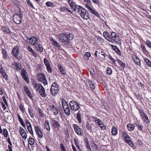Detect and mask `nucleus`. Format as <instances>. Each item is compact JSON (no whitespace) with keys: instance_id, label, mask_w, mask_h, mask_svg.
Masks as SVG:
<instances>
[{"instance_id":"3c124183","label":"nucleus","mask_w":151,"mask_h":151,"mask_svg":"<svg viewBox=\"0 0 151 151\" xmlns=\"http://www.w3.org/2000/svg\"><path fill=\"white\" fill-rule=\"evenodd\" d=\"M91 13L98 17H100V16L98 13L94 9Z\"/></svg>"},{"instance_id":"f03ea898","label":"nucleus","mask_w":151,"mask_h":151,"mask_svg":"<svg viewBox=\"0 0 151 151\" xmlns=\"http://www.w3.org/2000/svg\"><path fill=\"white\" fill-rule=\"evenodd\" d=\"M74 10L78 13L83 19L87 20L89 19L90 16L87 10L82 7L77 5L74 6Z\"/></svg>"},{"instance_id":"9b49d317","label":"nucleus","mask_w":151,"mask_h":151,"mask_svg":"<svg viewBox=\"0 0 151 151\" xmlns=\"http://www.w3.org/2000/svg\"><path fill=\"white\" fill-rule=\"evenodd\" d=\"M27 73L24 69L22 71L21 75L22 78L24 79L28 83L29 81L28 77L27 76Z\"/></svg>"},{"instance_id":"473e14b6","label":"nucleus","mask_w":151,"mask_h":151,"mask_svg":"<svg viewBox=\"0 0 151 151\" xmlns=\"http://www.w3.org/2000/svg\"><path fill=\"white\" fill-rule=\"evenodd\" d=\"M27 50L31 52L33 55L35 57H37V54L35 52L33 49L30 47V46H28V47Z\"/></svg>"},{"instance_id":"0e129e2a","label":"nucleus","mask_w":151,"mask_h":151,"mask_svg":"<svg viewBox=\"0 0 151 151\" xmlns=\"http://www.w3.org/2000/svg\"><path fill=\"white\" fill-rule=\"evenodd\" d=\"M35 132H38L41 131L40 129L39 128L38 126H36L35 127Z\"/></svg>"},{"instance_id":"4d7b16f0","label":"nucleus","mask_w":151,"mask_h":151,"mask_svg":"<svg viewBox=\"0 0 151 151\" xmlns=\"http://www.w3.org/2000/svg\"><path fill=\"white\" fill-rule=\"evenodd\" d=\"M27 3L31 7L34 9H35L32 4V2L30 0H28L27 1Z\"/></svg>"},{"instance_id":"338daca9","label":"nucleus","mask_w":151,"mask_h":151,"mask_svg":"<svg viewBox=\"0 0 151 151\" xmlns=\"http://www.w3.org/2000/svg\"><path fill=\"white\" fill-rule=\"evenodd\" d=\"M114 50L118 54H119L120 53V51L119 49L116 46H114Z\"/></svg>"},{"instance_id":"bb28decb","label":"nucleus","mask_w":151,"mask_h":151,"mask_svg":"<svg viewBox=\"0 0 151 151\" xmlns=\"http://www.w3.org/2000/svg\"><path fill=\"white\" fill-rule=\"evenodd\" d=\"M91 55L90 52H86L83 56V58L84 60H87L89 59V58L90 57Z\"/></svg>"},{"instance_id":"37998d69","label":"nucleus","mask_w":151,"mask_h":151,"mask_svg":"<svg viewBox=\"0 0 151 151\" xmlns=\"http://www.w3.org/2000/svg\"><path fill=\"white\" fill-rule=\"evenodd\" d=\"M86 128L88 130H90L91 132L92 131L91 124H90V123L88 122H87L86 123Z\"/></svg>"},{"instance_id":"f704fd0d","label":"nucleus","mask_w":151,"mask_h":151,"mask_svg":"<svg viewBox=\"0 0 151 151\" xmlns=\"http://www.w3.org/2000/svg\"><path fill=\"white\" fill-rule=\"evenodd\" d=\"M28 112L30 115V116L32 118H34V115L35 114L33 113V111L32 109H30L29 108H28Z\"/></svg>"},{"instance_id":"6ab92c4d","label":"nucleus","mask_w":151,"mask_h":151,"mask_svg":"<svg viewBox=\"0 0 151 151\" xmlns=\"http://www.w3.org/2000/svg\"><path fill=\"white\" fill-rule=\"evenodd\" d=\"M35 49L38 51L42 52L43 51V48L42 45L37 43L35 45Z\"/></svg>"},{"instance_id":"20e7f679","label":"nucleus","mask_w":151,"mask_h":151,"mask_svg":"<svg viewBox=\"0 0 151 151\" xmlns=\"http://www.w3.org/2000/svg\"><path fill=\"white\" fill-rule=\"evenodd\" d=\"M69 105L72 110L75 112L78 110L80 108L79 103L76 101L72 100L69 102Z\"/></svg>"},{"instance_id":"2f4dec72","label":"nucleus","mask_w":151,"mask_h":151,"mask_svg":"<svg viewBox=\"0 0 151 151\" xmlns=\"http://www.w3.org/2000/svg\"><path fill=\"white\" fill-rule=\"evenodd\" d=\"M1 29L6 33L10 34L11 32V31L5 27H2Z\"/></svg>"},{"instance_id":"423d86ee","label":"nucleus","mask_w":151,"mask_h":151,"mask_svg":"<svg viewBox=\"0 0 151 151\" xmlns=\"http://www.w3.org/2000/svg\"><path fill=\"white\" fill-rule=\"evenodd\" d=\"M38 39L37 37L33 36L27 38L26 42L28 44L35 45L37 42Z\"/></svg>"},{"instance_id":"c03bdc74","label":"nucleus","mask_w":151,"mask_h":151,"mask_svg":"<svg viewBox=\"0 0 151 151\" xmlns=\"http://www.w3.org/2000/svg\"><path fill=\"white\" fill-rule=\"evenodd\" d=\"M19 107L22 113H24L25 111V109L24 105L22 104H20L19 106Z\"/></svg>"},{"instance_id":"e433bc0d","label":"nucleus","mask_w":151,"mask_h":151,"mask_svg":"<svg viewBox=\"0 0 151 151\" xmlns=\"http://www.w3.org/2000/svg\"><path fill=\"white\" fill-rule=\"evenodd\" d=\"M2 53L3 55V57L4 59L6 58H7V55L6 50L4 49H2Z\"/></svg>"},{"instance_id":"8fccbe9b","label":"nucleus","mask_w":151,"mask_h":151,"mask_svg":"<svg viewBox=\"0 0 151 151\" xmlns=\"http://www.w3.org/2000/svg\"><path fill=\"white\" fill-rule=\"evenodd\" d=\"M98 125L99 126V127L102 129H106V127L105 126L103 122L102 123H100V124H99Z\"/></svg>"},{"instance_id":"49530a36","label":"nucleus","mask_w":151,"mask_h":151,"mask_svg":"<svg viewBox=\"0 0 151 151\" xmlns=\"http://www.w3.org/2000/svg\"><path fill=\"white\" fill-rule=\"evenodd\" d=\"M45 4L47 6L52 7L54 6L53 3L50 1H48Z\"/></svg>"},{"instance_id":"1a4fd4ad","label":"nucleus","mask_w":151,"mask_h":151,"mask_svg":"<svg viewBox=\"0 0 151 151\" xmlns=\"http://www.w3.org/2000/svg\"><path fill=\"white\" fill-rule=\"evenodd\" d=\"M32 85L33 87L35 89L36 91H38L43 88L42 85L39 83H36L35 81H34L32 83Z\"/></svg>"},{"instance_id":"72a5a7b5","label":"nucleus","mask_w":151,"mask_h":151,"mask_svg":"<svg viewBox=\"0 0 151 151\" xmlns=\"http://www.w3.org/2000/svg\"><path fill=\"white\" fill-rule=\"evenodd\" d=\"M0 73L4 79L6 80V81L8 80V76L5 72L4 71Z\"/></svg>"},{"instance_id":"de8ad7c7","label":"nucleus","mask_w":151,"mask_h":151,"mask_svg":"<svg viewBox=\"0 0 151 151\" xmlns=\"http://www.w3.org/2000/svg\"><path fill=\"white\" fill-rule=\"evenodd\" d=\"M44 63L46 65V67L47 66H49L50 65V64L49 63V61L48 60L46 59V58H45L44 59Z\"/></svg>"},{"instance_id":"412c9836","label":"nucleus","mask_w":151,"mask_h":151,"mask_svg":"<svg viewBox=\"0 0 151 151\" xmlns=\"http://www.w3.org/2000/svg\"><path fill=\"white\" fill-rule=\"evenodd\" d=\"M38 77L39 78H38V81L39 82H42V80H44V79H45V77L44 75V74L42 73H40L37 75Z\"/></svg>"},{"instance_id":"4c0bfd02","label":"nucleus","mask_w":151,"mask_h":151,"mask_svg":"<svg viewBox=\"0 0 151 151\" xmlns=\"http://www.w3.org/2000/svg\"><path fill=\"white\" fill-rule=\"evenodd\" d=\"M85 7L89 10L91 13L94 9L91 4L90 5L86 6Z\"/></svg>"},{"instance_id":"dca6fc26","label":"nucleus","mask_w":151,"mask_h":151,"mask_svg":"<svg viewBox=\"0 0 151 151\" xmlns=\"http://www.w3.org/2000/svg\"><path fill=\"white\" fill-rule=\"evenodd\" d=\"M50 40L52 42V44L54 46L58 47L60 46L58 42L52 37L50 38Z\"/></svg>"},{"instance_id":"5701e85b","label":"nucleus","mask_w":151,"mask_h":151,"mask_svg":"<svg viewBox=\"0 0 151 151\" xmlns=\"http://www.w3.org/2000/svg\"><path fill=\"white\" fill-rule=\"evenodd\" d=\"M91 118L95 121V122L98 125H99V124L102 123L101 120H100L99 119L97 118L94 116H92L91 117Z\"/></svg>"},{"instance_id":"c9c22d12","label":"nucleus","mask_w":151,"mask_h":151,"mask_svg":"<svg viewBox=\"0 0 151 151\" xmlns=\"http://www.w3.org/2000/svg\"><path fill=\"white\" fill-rule=\"evenodd\" d=\"M88 83L91 88L93 89H95V85L93 82L89 80L88 81Z\"/></svg>"},{"instance_id":"69168bd1","label":"nucleus","mask_w":151,"mask_h":151,"mask_svg":"<svg viewBox=\"0 0 151 151\" xmlns=\"http://www.w3.org/2000/svg\"><path fill=\"white\" fill-rule=\"evenodd\" d=\"M2 99H3V101H4V103H5L6 105V106H8V104L7 102V101L6 100V99L5 98V97L4 96H3L2 97Z\"/></svg>"},{"instance_id":"bf43d9fd","label":"nucleus","mask_w":151,"mask_h":151,"mask_svg":"<svg viewBox=\"0 0 151 151\" xmlns=\"http://www.w3.org/2000/svg\"><path fill=\"white\" fill-rule=\"evenodd\" d=\"M19 132L20 134L26 133L22 127H20L19 128Z\"/></svg>"},{"instance_id":"603ef678","label":"nucleus","mask_w":151,"mask_h":151,"mask_svg":"<svg viewBox=\"0 0 151 151\" xmlns=\"http://www.w3.org/2000/svg\"><path fill=\"white\" fill-rule=\"evenodd\" d=\"M112 70L110 68L107 67V68L106 72L108 75H111L112 74Z\"/></svg>"},{"instance_id":"f8f14e48","label":"nucleus","mask_w":151,"mask_h":151,"mask_svg":"<svg viewBox=\"0 0 151 151\" xmlns=\"http://www.w3.org/2000/svg\"><path fill=\"white\" fill-rule=\"evenodd\" d=\"M49 109L52 111L54 115L57 114L58 113V111L54 105L50 104L49 105Z\"/></svg>"},{"instance_id":"4468645a","label":"nucleus","mask_w":151,"mask_h":151,"mask_svg":"<svg viewBox=\"0 0 151 151\" xmlns=\"http://www.w3.org/2000/svg\"><path fill=\"white\" fill-rule=\"evenodd\" d=\"M63 109L64 112L68 116H69L70 115V109L68 105L66 106H65V107L64 106Z\"/></svg>"},{"instance_id":"a19ab883","label":"nucleus","mask_w":151,"mask_h":151,"mask_svg":"<svg viewBox=\"0 0 151 151\" xmlns=\"http://www.w3.org/2000/svg\"><path fill=\"white\" fill-rule=\"evenodd\" d=\"M61 103L63 108L64 106L65 107V106L68 105L67 104L66 101L64 99H61Z\"/></svg>"},{"instance_id":"a211bd4d","label":"nucleus","mask_w":151,"mask_h":151,"mask_svg":"<svg viewBox=\"0 0 151 151\" xmlns=\"http://www.w3.org/2000/svg\"><path fill=\"white\" fill-rule=\"evenodd\" d=\"M82 113V111L79 110L77 114L76 118L78 123H80L81 122V115Z\"/></svg>"},{"instance_id":"6e6552de","label":"nucleus","mask_w":151,"mask_h":151,"mask_svg":"<svg viewBox=\"0 0 151 151\" xmlns=\"http://www.w3.org/2000/svg\"><path fill=\"white\" fill-rule=\"evenodd\" d=\"M50 121L51 124L53 128H55L60 127V123L53 119H51Z\"/></svg>"},{"instance_id":"6e6d98bb","label":"nucleus","mask_w":151,"mask_h":151,"mask_svg":"<svg viewBox=\"0 0 151 151\" xmlns=\"http://www.w3.org/2000/svg\"><path fill=\"white\" fill-rule=\"evenodd\" d=\"M68 2L72 8H73L74 4H73V0H68Z\"/></svg>"},{"instance_id":"a878e982","label":"nucleus","mask_w":151,"mask_h":151,"mask_svg":"<svg viewBox=\"0 0 151 151\" xmlns=\"http://www.w3.org/2000/svg\"><path fill=\"white\" fill-rule=\"evenodd\" d=\"M18 118L19 121L20 123L21 124V125L22 126V127H26V125L23 120V119H22L21 117H20V116L19 114H18Z\"/></svg>"},{"instance_id":"393cba45","label":"nucleus","mask_w":151,"mask_h":151,"mask_svg":"<svg viewBox=\"0 0 151 151\" xmlns=\"http://www.w3.org/2000/svg\"><path fill=\"white\" fill-rule=\"evenodd\" d=\"M116 34L114 32H111L110 33V38L111 39H112V40L109 41L112 43H114V38H115V36H116Z\"/></svg>"},{"instance_id":"7c9ffc66","label":"nucleus","mask_w":151,"mask_h":151,"mask_svg":"<svg viewBox=\"0 0 151 151\" xmlns=\"http://www.w3.org/2000/svg\"><path fill=\"white\" fill-rule=\"evenodd\" d=\"M117 61L120 65V67L123 69H124L125 66V64L119 59H117Z\"/></svg>"},{"instance_id":"b1692460","label":"nucleus","mask_w":151,"mask_h":151,"mask_svg":"<svg viewBox=\"0 0 151 151\" xmlns=\"http://www.w3.org/2000/svg\"><path fill=\"white\" fill-rule=\"evenodd\" d=\"M114 42H116L118 45H120L121 44L122 42L121 39L119 37H118L116 36H115V38H114Z\"/></svg>"},{"instance_id":"f257e3e1","label":"nucleus","mask_w":151,"mask_h":151,"mask_svg":"<svg viewBox=\"0 0 151 151\" xmlns=\"http://www.w3.org/2000/svg\"><path fill=\"white\" fill-rule=\"evenodd\" d=\"M74 35L70 32H65L61 34L59 36V41L63 43L65 46H68L70 40L74 38Z\"/></svg>"},{"instance_id":"13d9d810","label":"nucleus","mask_w":151,"mask_h":151,"mask_svg":"<svg viewBox=\"0 0 151 151\" xmlns=\"http://www.w3.org/2000/svg\"><path fill=\"white\" fill-rule=\"evenodd\" d=\"M36 134L39 138H41L42 137L43 134L41 131L36 132Z\"/></svg>"},{"instance_id":"c756f323","label":"nucleus","mask_w":151,"mask_h":151,"mask_svg":"<svg viewBox=\"0 0 151 151\" xmlns=\"http://www.w3.org/2000/svg\"><path fill=\"white\" fill-rule=\"evenodd\" d=\"M127 127L128 130L130 131H133L134 128V126L131 124H128Z\"/></svg>"},{"instance_id":"09e8293b","label":"nucleus","mask_w":151,"mask_h":151,"mask_svg":"<svg viewBox=\"0 0 151 151\" xmlns=\"http://www.w3.org/2000/svg\"><path fill=\"white\" fill-rule=\"evenodd\" d=\"M136 126L137 127L138 129L139 130L141 131L142 129L143 126L141 124L139 123L137 124Z\"/></svg>"},{"instance_id":"79ce46f5","label":"nucleus","mask_w":151,"mask_h":151,"mask_svg":"<svg viewBox=\"0 0 151 151\" xmlns=\"http://www.w3.org/2000/svg\"><path fill=\"white\" fill-rule=\"evenodd\" d=\"M37 110L39 112L41 117H44V113H43V111H42V110L40 108H38Z\"/></svg>"},{"instance_id":"9d476101","label":"nucleus","mask_w":151,"mask_h":151,"mask_svg":"<svg viewBox=\"0 0 151 151\" xmlns=\"http://www.w3.org/2000/svg\"><path fill=\"white\" fill-rule=\"evenodd\" d=\"M19 47L17 45L14 47L12 50V53L14 57L17 56L19 53Z\"/></svg>"},{"instance_id":"864d4df0","label":"nucleus","mask_w":151,"mask_h":151,"mask_svg":"<svg viewBox=\"0 0 151 151\" xmlns=\"http://www.w3.org/2000/svg\"><path fill=\"white\" fill-rule=\"evenodd\" d=\"M129 144H128L130 146L132 147L133 149H135L136 148V147L135 146L133 142L131 141L129 142Z\"/></svg>"},{"instance_id":"ea45409f","label":"nucleus","mask_w":151,"mask_h":151,"mask_svg":"<svg viewBox=\"0 0 151 151\" xmlns=\"http://www.w3.org/2000/svg\"><path fill=\"white\" fill-rule=\"evenodd\" d=\"M34 139L32 137H30L28 139L29 143L30 145H33L34 144Z\"/></svg>"},{"instance_id":"aec40b11","label":"nucleus","mask_w":151,"mask_h":151,"mask_svg":"<svg viewBox=\"0 0 151 151\" xmlns=\"http://www.w3.org/2000/svg\"><path fill=\"white\" fill-rule=\"evenodd\" d=\"M58 68L60 72L63 75H66V71L64 69L63 67L60 65H58Z\"/></svg>"},{"instance_id":"39448f33","label":"nucleus","mask_w":151,"mask_h":151,"mask_svg":"<svg viewBox=\"0 0 151 151\" xmlns=\"http://www.w3.org/2000/svg\"><path fill=\"white\" fill-rule=\"evenodd\" d=\"M22 14L20 13L19 14H15L13 17V21L16 24H19L21 22L22 19Z\"/></svg>"},{"instance_id":"e2e57ef3","label":"nucleus","mask_w":151,"mask_h":151,"mask_svg":"<svg viewBox=\"0 0 151 151\" xmlns=\"http://www.w3.org/2000/svg\"><path fill=\"white\" fill-rule=\"evenodd\" d=\"M86 3L85 6L88 5H90L91 4V1L90 0H87L84 1Z\"/></svg>"},{"instance_id":"f3484780","label":"nucleus","mask_w":151,"mask_h":151,"mask_svg":"<svg viewBox=\"0 0 151 151\" xmlns=\"http://www.w3.org/2000/svg\"><path fill=\"white\" fill-rule=\"evenodd\" d=\"M42 97H45L47 96L46 93L45 92V90L44 87L42 88L40 90L38 91Z\"/></svg>"},{"instance_id":"7ed1b4c3","label":"nucleus","mask_w":151,"mask_h":151,"mask_svg":"<svg viewBox=\"0 0 151 151\" xmlns=\"http://www.w3.org/2000/svg\"><path fill=\"white\" fill-rule=\"evenodd\" d=\"M59 87L58 84L55 82L53 83L51 86L50 92L52 96H55L58 93Z\"/></svg>"},{"instance_id":"774afa93","label":"nucleus","mask_w":151,"mask_h":151,"mask_svg":"<svg viewBox=\"0 0 151 151\" xmlns=\"http://www.w3.org/2000/svg\"><path fill=\"white\" fill-rule=\"evenodd\" d=\"M97 40L99 41L101 43H103L104 42V40L101 37H97Z\"/></svg>"},{"instance_id":"680f3d73","label":"nucleus","mask_w":151,"mask_h":151,"mask_svg":"<svg viewBox=\"0 0 151 151\" xmlns=\"http://www.w3.org/2000/svg\"><path fill=\"white\" fill-rule=\"evenodd\" d=\"M47 71L48 73H51L52 72V69L50 67V65L46 66Z\"/></svg>"},{"instance_id":"5fc2aeb1","label":"nucleus","mask_w":151,"mask_h":151,"mask_svg":"<svg viewBox=\"0 0 151 151\" xmlns=\"http://www.w3.org/2000/svg\"><path fill=\"white\" fill-rule=\"evenodd\" d=\"M26 93V94L27 95L29 96V97L30 99H32V98L33 97V96L30 90H29Z\"/></svg>"},{"instance_id":"c85d7f7f","label":"nucleus","mask_w":151,"mask_h":151,"mask_svg":"<svg viewBox=\"0 0 151 151\" xmlns=\"http://www.w3.org/2000/svg\"><path fill=\"white\" fill-rule=\"evenodd\" d=\"M117 129L115 127H113L112 128L111 133L113 135H115L117 133Z\"/></svg>"},{"instance_id":"052dcab7","label":"nucleus","mask_w":151,"mask_h":151,"mask_svg":"<svg viewBox=\"0 0 151 151\" xmlns=\"http://www.w3.org/2000/svg\"><path fill=\"white\" fill-rule=\"evenodd\" d=\"M27 129L29 132L32 135H33V132L32 130V127H28L27 128Z\"/></svg>"},{"instance_id":"ddd939ff","label":"nucleus","mask_w":151,"mask_h":151,"mask_svg":"<svg viewBox=\"0 0 151 151\" xmlns=\"http://www.w3.org/2000/svg\"><path fill=\"white\" fill-rule=\"evenodd\" d=\"M142 119L143 121L145 122L146 124H149L150 121V120L148 119V117L147 115L145 113L144 114L141 116Z\"/></svg>"},{"instance_id":"cd10ccee","label":"nucleus","mask_w":151,"mask_h":151,"mask_svg":"<svg viewBox=\"0 0 151 151\" xmlns=\"http://www.w3.org/2000/svg\"><path fill=\"white\" fill-rule=\"evenodd\" d=\"M45 128L48 131L50 130V128L49 125V123L48 120H46L45 124Z\"/></svg>"},{"instance_id":"2eb2a0df","label":"nucleus","mask_w":151,"mask_h":151,"mask_svg":"<svg viewBox=\"0 0 151 151\" xmlns=\"http://www.w3.org/2000/svg\"><path fill=\"white\" fill-rule=\"evenodd\" d=\"M12 66L17 70H20L22 67L21 65L19 62H14L12 63Z\"/></svg>"},{"instance_id":"4be33fe9","label":"nucleus","mask_w":151,"mask_h":151,"mask_svg":"<svg viewBox=\"0 0 151 151\" xmlns=\"http://www.w3.org/2000/svg\"><path fill=\"white\" fill-rule=\"evenodd\" d=\"M133 58L134 62L136 63V64L139 65H140V61L138 58L136 56H134L133 57Z\"/></svg>"},{"instance_id":"58836bf2","label":"nucleus","mask_w":151,"mask_h":151,"mask_svg":"<svg viewBox=\"0 0 151 151\" xmlns=\"http://www.w3.org/2000/svg\"><path fill=\"white\" fill-rule=\"evenodd\" d=\"M3 134L4 135V137H6L7 138L8 137L9 135H8V132L6 129H3Z\"/></svg>"},{"instance_id":"a18cd8bd","label":"nucleus","mask_w":151,"mask_h":151,"mask_svg":"<svg viewBox=\"0 0 151 151\" xmlns=\"http://www.w3.org/2000/svg\"><path fill=\"white\" fill-rule=\"evenodd\" d=\"M145 44L149 48H151V41H150L147 40L145 42Z\"/></svg>"},{"instance_id":"0eeeda50","label":"nucleus","mask_w":151,"mask_h":151,"mask_svg":"<svg viewBox=\"0 0 151 151\" xmlns=\"http://www.w3.org/2000/svg\"><path fill=\"white\" fill-rule=\"evenodd\" d=\"M73 127L76 133L79 136H82L83 132H81L82 129L75 124L73 125Z\"/></svg>"}]
</instances>
